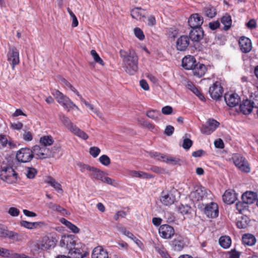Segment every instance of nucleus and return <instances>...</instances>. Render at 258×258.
<instances>
[{"instance_id": "obj_1", "label": "nucleus", "mask_w": 258, "mask_h": 258, "mask_svg": "<svg viewBox=\"0 0 258 258\" xmlns=\"http://www.w3.org/2000/svg\"><path fill=\"white\" fill-rule=\"evenodd\" d=\"M119 54L125 72L130 75H135L138 70V57L135 50L133 49L127 51L120 49Z\"/></svg>"}, {"instance_id": "obj_2", "label": "nucleus", "mask_w": 258, "mask_h": 258, "mask_svg": "<svg viewBox=\"0 0 258 258\" xmlns=\"http://www.w3.org/2000/svg\"><path fill=\"white\" fill-rule=\"evenodd\" d=\"M67 247L69 249V253L72 258H84L88 252L85 250V245L82 243H75L72 239L67 240Z\"/></svg>"}, {"instance_id": "obj_3", "label": "nucleus", "mask_w": 258, "mask_h": 258, "mask_svg": "<svg viewBox=\"0 0 258 258\" xmlns=\"http://www.w3.org/2000/svg\"><path fill=\"white\" fill-rule=\"evenodd\" d=\"M251 100L246 99L240 104L239 109L240 112L243 114H249L252 111L255 105H258V87L254 93H252L250 96Z\"/></svg>"}, {"instance_id": "obj_4", "label": "nucleus", "mask_w": 258, "mask_h": 258, "mask_svg": "<svg viewBox=\"0 0 258 258\" xmlns=\"http://www.w3.org/2000/svg\"><path fill=\"white\" fill-rule=\"evenodd\" d=\"M52 94L57 102L61 104L63 107L68 108L69 111L74 108L79 110V107L68 97L64 95L59 91L57 90H55Z\"/></svg>"}, {"instance_id": "obj_5", "label": "nucleus", "mask_w": 258, "mask_h": 258, "mask_svg": "<svg viewBox=\"0 0 258 258\" xmlns=\"http://www.w3.org/2000/svg\"><path fill=\"white\" fill-rule=\"evenodd\" d=\"M210 196L211 192L209 190H207L204 186H200L198 187L196 190L190 193V198L194 202H196L205 201Z\"/></svg>"}, {"instance_id": "obj_6", "label": "nucleus", "mask_w": 258, "mask_h": 258, "mask_svg": "<svg viewBox=\"0 0 258 258\" xmlns=\"http://www.w3.org/2000/svg\"><path fill=\"white\" fill-rule=\"evenodd\" d=\"M17 175L16 172L11 167L2 168L1 171L0 176L1 179L9 184L16 181Z\"/></svg>"}, {"instance_id": "obj_7", "label": "nucleus", "mask_w": 258, "mask_h": 258, "mask_svg": "<svg viewBox=\"0 0 258 258\" xmlns=\"http://www.w3.org/2000/svg\"><path fill=\"white\" fill-rule=\"evenodd\" d=\"M232 159L235 165L241 171L248 173L250 172V167L245 158L238 154L233 155Z\"/></svg>"}, {"instance_id": "obj_8", "label": "nucleus", "mask_w": 258, "mask_h": 258, "mask_svg": "<svg viewBox=\"0 0 258 258\" xmlns=\"http://www.w3.org/2000/svg\"><path fill=\"white\" fill-rule=\"evenodd\" d=\"M33 158L32 150L28 148H24L17 151L16 158L19 162L27 163Z\"/></svg>"}, {"instance_id": "obj_9", "label": "nucleus", "mask_w": 258, "mask_h": 258, "mask_svg": "<svg viewBox=\"0 0 258 258\" xmlns=\"http://www.w3.org/2000/svg\"><path fill=\"white\" fill-rule=\"evenodd\" d=\"M203 205H205L204 213L206 216L211 218H216L219 215L218 206L215 202H210V203H203Z\"/></svg>"}, {"instance_id": "obj_10", "label": "nucleus", "mask_w": 258, "mask_h": 258, "mask_svg": "<svg viewBox=\"0 0 258 258\" xmlns=\"http://www.w3.org/2000/svg\"><path fill=\"white\" fill-rule=\"evenodd\" d=\"M92 176L93 178L96 180H101L102 182L110 185H113V181L114 180L105 176V173L98 168L96 167L94 168L92 172Z\"/></svg>"}, {"instance_id": "obj_11", "label": "nucleus", "mask_w": 258, "mask_h": 258, "mask_svg": "<svg viewBox=\"0 0 258 258\" xmlns=\"http://www.w3.org/2000/svg\"><path fill=\"white\" fill-rule=\"evenodd\" d=\"M209 94L213 99H219L222 96L223 89L219 82H216L210 87Z\"/></svg>"}, {"instance_id": "obj_12", "label": "nucleus", "mask_w": 258, "mask_h": 258, "mask_svg": "<svg viewBox=\"0 0 258 258\" xmlns=\"http://www.w3.org/2000/svg\"><path fill=\"white\" fill-rule=\"evenodd\" d=\"M7 56L8 60L12 64V69H14L15 66L20 62L18 50L15 47H10Z\"/></svg>"}, {"instance_id": "obj_13", "label": "nucleus", "mask_w": 258, "mask_h": 258, "mask_svg": "<svg viewBox=\"0 0 258 258\" xmlns=\"http://www.w3.org/2000/svg\"><path fill=\"white\" fill-rule=\"evenodd\" d=\"M159 233L161 237L164 239H170L174 235L175 231L171 226L164 224L159 227Z\"/></svg>"}, {"instance_id": "obj_14", "label": "nucleus", "mask_w": 258, "mask_h": 258, "mask_svg": "<svg viewBox=\"0 0 258 258\" xmlns=\"http://www.w3.org/2000/svg\"><path fill=\"white\" fill-rule=\"evenodd\" d=\"M189 37L193 41H199L204 36V31L201 27H190Z\"/></svg>"}, {"instance_id": "obj_15", "label": "nucleus", "mask_w": 258, "mask_h": 258, "mask_svg": "<svg viewBox=\"0 0 258 258\" xmlns=\"http://www.w3.org/2000/svg\"><path fill=\"white\" fill-rule=\"evenodd\" d=\"M175 197L168 191H162L160 197L161 203L164 206H168L174 204Z\"/></svg>"}, {"instance_id": "obj_16", "label": "nucleus", "mask_w": 258, "mask_h": 258, "mask_svg": "<svg viewBox=\"0 0 258 258\" xmlns=\"http://www.w3.org/2000/svg\"><path fill=\"white\" fill-rule=\"evenodd\" d=\"M239 45L240 50L245 53L249 52L252 48L250 40L244 36L241 37L239 39Z\"/></svg>"}, {"instance_id": "obj_17", "label": "nucleus", "mask_w": 258, "mask_h": 258, "mask_svg": "<svg viewBox=\"0 0 258 258\" xmlns=\"http://www.w3.org/2000/svg\"><path fill=\"white\" fill-rule=\"evenodd\" d=\"M224 100L228 106L233 107L238 104L240 97L235 93L226 94L224 96Z\"/></svg>"}, {"instance_id": "obj_18", "label": "nucleus", "mask_w": 258, "mask_h": 258, "mask_svg": "<svg viewBox=\"0 0 258 258\" xmlns=\"http://www.w3.org/2000/svg\"><path fill=\"white\" fill-rule=\"evenodd\" d=\"M189 37L186 35H182L179 37L176 42V48L179 51H184L189 44Z\"/></svg>"}, {"instance_id": "obj_19", "label": "nucleus", "mask_w": 258, "mask_h": 258, "mask_svg": "<svg viewBox=\"0 0 258 258\" xmlns=\"http://www.w3.org/2000/svg\"><path fill=\"white\" fill-rule=\"evenodd\" d=\"M203 22V17L197 13L191 15L188 21L190 27H201Z\"/></svg>"}, {"instance_id": "obj_20", "label": "nucleus", "mask_w": 258, "mask_h": 258, "mask_svg": "<svg viewBox=\"0 0 258 258\" xmlns=\"http://www.w3.org/2000/svg\"><path fill=\"white\" fill-rule=\"evenodd\" d=\"M196 64V59L193 56H185L182 60V66L186 70H192Z\"/></svg>"}, {"instance_id": "obj_21", "label": "nucleus", "mask_w": 258, "mask_h": 258, "mask_svg": "<svg viewBox=\"0 0 258 258\" xmlns=\"http://www.w3.org/2000/svg\"><path fill=\"white\" fill-rule=\"evenodd\" d=\"M237 199L236 194L234 190H226L223 196V200L227 204H233Z\"/></svg>"}, {"instance_id": "obj_22", "label": "nucleus", "mask_w": 258, "mask_h": 258, "mask_svg": "<svg viewBox=\"0 0 258 258\" xmlns=\"http://www.w3.org/2000/svg\"><path fill=\"white\" fill-rule=\"evenodd\" d=\"M92 258H108V253L101 246H97L93 250Z\"/></svg>"}, {"instance_id": "obj_23", "label": "nucleus", "mask_w": 258, "mask_h": 258, "mask_svg": "<svg viewBox=\"0 0 258 258\" xmlns=\"http://www.w3.org/2000/svg\"><path fill=\"white\" fill-rule=\"evenodd\" d=\"M257 194L253 191H246L241 196V200L247 204H251L256 199Z\"/></svg>"}, {"instance_id": "obj_24", "label": "nucleus", "mask_w": 258, "mask_h": 258, "mask_svg": "<svg viewBox=\"0 0 258 258\" xmlns=\"http://www.w3.org/2000/svg\"><path fill=\"white\" fill-rule=\"evenodd\" d=\"M146 11L141 8H135L131 11V15L133 18L141 21L145 17Z\"/></svg>"}, {"instance_id": "obj_25", "label": "nucleus", "mask_w": 258, "mask_h": 258, "mask_svg": "<svg viewBox=\"0 0 258 258\" xmlns=\"http://www.w3.org/2000/svg\"><path fill=\"white\" fill-rule=\"evenodd\" d=\"M191 70L195 76L201 78L204 75L207 69L204 64L197 63Z\"/></svg>"}, {"instance_id": "obj_26", "label": "nucleus", "mask_w": 258, "mask_h": 258, "mask_svg": "<svg viewBox=\"0 0 258 258\" xmlns=\"http://www.w3.org/2000/svg\"><path fill=\"white\" fill-rule=\"evenodd\" d=\"M250 221L249 217L245 215H243L237 219L236 226L239 229H244L248 227Z\"/></svg>"}, {"instance_id": "obj_27", "label": "nucleus", "mask_w": 258, "mask_h": 258, "mask_svg": "<svg viewBox=\"0 0 258 258\" xmlns=\"http://www.w3.org/2000/svg\"><path fill=\"white\" fill-rule=\"evenodd\" d=\"M45 181L52 186L57 192L61 193L63 192L61 184L51 176H47Z\"/></svg>"}, {"instance_id": "obj_28", "label": "nucleus", "mask_w": 258, "mask_h": 258, "mask_svg": "<svg viewBox=\"0 0 258 258\" xmlns=\"http://www.w3.org/2000/svg\"><path fill=\"white\" fill-rule=\"evenodd\" d=\"M217 12L216 9L211 5H208L203 9V14L210 19L215 17Z\"/></svg>"}, {"instance_id": "obj_29", "label": "nucleus", "mask_w": 258, "mask_h": 258, "mask_svg": "<svg viewBox=\"0 0 258 258\" xmlns=\"http://www.w3.org/2000/svg\"><path fill=\"white\" fill-rule=\"evenodd\" d=\"M171 243L172 248L175 251H181L184 246V241L181 237L175 238Z\"/></svg>"}, {"instance_id": "obj_30", "label": "nucleus", "mask_w": 258, "mask_h": 258, "mask_svg": "<svg viewBox=\"0 0 258 258\" xmlns=\"http://www.w3.org/2000/svg\"><path fill=\"white\" fill-rule=\"evenodd\" d=\"M242 241L244 244L252 246L256 242V238L251 234H245L242 236Z\"/></svg>"}, {"instance_id": "obj_31", "label": "nucleus", "mask_w": 258, "mask_h": 258, "mask_svg": "<svg viewBox=\"0 0 258 258\" xmlns=\"http://www.w3.org/2000/svg\"><path fill=\"white\" fill-rule=\"evenodd\" d=\"M219 243L223 248H228L231 244V240L228 236H223L219 238Z\"/></svg>"}, {"instance_id": "obj_32", "label": "nucleus", "mask_w": 258, "mask_h": 258, "mask_svg": "<svg viewBox=\"0 0 258 258\" xmlns=\"http://www.w3.org/2000/svg\"><path fill=\"white\" fill-rule=\"evenodd\" d=\"M59 116V119L61 120V121L62 122V123L67 127H68L70 130V131L75 126V125H74L73 123L71 122V121L69 118V117H68L64 114H60Z\"/></svg>"}, {"instance_id": "obj_33", "label": "nucleus", "mask_w": 258, "mask_h": 258, "mask_svg": "<svg viewBox=\"0 0 258 258\" xmlns=\"http://www.w3.org/2000/svg\"><path fill=\"white\" fill-rule=\"evenodd\" d=\"M74 135L78 136V137L86 140L88 138V135L84 131L81 130L76 125H75L72 130L71 131Z\"/></svg>"}, {"instance_id": "obj_34", "label": "nucleus", "mask_w": 258, "mask_h": 258, "mask_svg": "<svg viewBox=\"0 0 258 258\" xmlns=\"http://www.w3.org/2000/svg\"><path fill=\"white\" fill-rule=\"evenodd\" d=\"M221 23L224 25L223 30L225 31L228 30L231 26V16L229 15H225L221 18Z\"/></svg>"}, {"instance_id": "obj_35", "label": "nucleus", "mask_w": 258, "mask_h": 258, "mask_svg": "<svg viewBox=\"0 0 258 258\" xmlns=\"http://www.w3.org/2000/svg\"><path fill=\"white\" fill-rule=\"evenodd\" d=\"M54 140L51 136H44L40 138V143L43 147L51 145Z\"/></svg>"}, {"instance_id": "obj_36", "label": "nucleus", "mask_w": 258, "mask_h": 258, "mask_svg": "<svg viewBox=\"0 0 258 258\" xmlns=\"http://www.w3.org/2000/svg\"><path fill=\"white\" fill-rule=\"evenodd\" d=\"M47 207L53 211H57L64 214L66 212V210L60 206L58 205L53 204L52 202H49L47 204Z\"/></svg>"}, {"instance_id": "obj_37", "label": "nucleus", "mask_w": 258, "mask_h": 258, "mask_svg": "<svg viewBox=\"0 0 258 258\" xmlns=\"http://www.w3.org/2000/svg\"><path fill=\"white\" fill-rule=\"evenodd\" d=\"M248 205L242 201L237 203L236 205V209L240 213L248 212Z\"/></svg>"}, {"instance_id": "obj_38", "label": "nucleus", "mask_w": 258, "mask_h": 258, "mask_svg": "<svg viewBox=\"0 0 258 258\" xmlns=\"http://www.w3.org/2000/svg\"><path fill=\"white\" fill-rule=\"evenodd\" d=\"M32 150L33 156L36 155L37 158L41 159V156H42V153H43V146L41 147L38 145H35L33 147Z\"/></svg>"}, {"instance_id": "obj_39", "label": "nucleus", "mask_w": 258, "mask_h": 258, "mask_svg": "<svg viewBox=\"0 0 258 258\" xmlns=\"http://www.w3.org/2000/svg\"><path fill=\"white\" fill-rule=\"evenodd\" d=\"M147 116L155 120H159V117L161 115V113L159 111L156 110H151L148 111L146 113Z\"/></svg>"}, {"instance_id": "obj_40", "label": "nucleus", "mask_w": 258, "mask_h": 258, "mask_svg": "<svg viewBox=\"0 0 258 258\" xmlns=\"http://www.w3.org/2000/svg\"><path fill=\"white\" fill-rule=\"evenodd\" d=\"M165 162L172 165H181L182 161L178 158L167 156Z\"/></svg>"}, {"instance_id": "obj_41", "label": "nucleus", "mask_w": 258, "mask_h": 258, "mask_svg": "<svg viewBox=\"0 0 258 258\" xmlns=\"http://www.w3.org/2000/svg\"><path fill=\"white\" fill-rule=\"evenodd\" d=\"M7 237L14 241H20L22 240L21 235L13 231H10Z\"/></svg>"}, {"instance_id": "obj_42", "label": "nucleus", "mask_w": 258, "mask_h": 258, "mask_svg": "<svg viewBox=\"0 0 258 258\" xmlns=\"http://www.w3.org/2000/svg\"><path fill=\"white\" fill-rule=\"evenodd\" d=\"M54 157V152H52L48 148H47L46 147H43V153H42V155L41 156V159Z\"/></svg>"}, {"instance_id": "obj_43", "label": "nucleus", "mask_w": 258, "mask_h": 258, "mask_svg": "<svg viewBox=\"0 0 258 258\" xmlns=\"http://www.w3.org/2000/svg\"><path fill=\"white\" fill-rule=\"evenodd\" d=\"M191 208L190 206L186 205H181L178 208V212L182 215L187 214L190 213Z\"/></svg>"}, {"instance_id": "obj_44", "label": "nucleus", "mask_w": 258, "mask_h": 258, "mask_svg": "<svg viewBox=\"0 0 258 258\" xmlns=\"http://www.w3.org/2000/svg\"><path fill=\"white\" fill-rule=\"evenodd\" d=\"M37 171L36 169L29 167L26 170V175L28 178L32 179L35 176Z\"/></svg>"}, {"instance_id": "obj_45", "label": "nucleus", "mask_w": 258, "mask_h": 258, "mask_svg": "<svg viewBox=\"0 0 258 258\" xmlns=\"http://www.w3.org/2000/svg\"><path fill=\"white\" fill-rule=\"evenodd\" d=\"M207 124L214 131L219 125L220 123L214 119H209L206 122Z\"/></svg>"}, {"instance_id": "obj_46", "label": "nucleus", "mask_w": 258, "mask_h": 258, "mask_svg": "<svg viewBox=\"0 0 258 258\" xmlns=\"http://www.w3.org/2000/svg\"><path fill=\"white\" fill-rule=\"evenodd\" d=\"M201 132L202 134L209 135L212 133L214 131L212 130V128L206 123L205 124H203L201 128Z\"/></svg>"}, {"instance_id": "obj_47", "label": "nucleus", "mask_w": 258, "mask_h": 258, "mask_svg": "<svg viewBox=\"0 0 258 258\" xmlns=\"http://www.w3.org/2000/svg\"><path fill=\"white\" fill-rule=\"evenodd\" d=\"M127 237L133 240L139 247L141 248L143 246V243L142 241L135 237L132 233L130 232V233H127Z\"/></svg>"}, {"instance_id": "obj_48", "label": "nucleus", "mask_w": 258, "mask_h": 258, "mask_svg": "<svg viewBox=\"0 0 258 258\" xmlns=\"http://www.w3.org/2000/svg\"><path fill=\"white\" fill-rule=\"evenodd\" d=\"M67 11L72 19V27H77L78 25V21L76 16L69 8H67Z\"/></svg>"}, {"instance_id": "obj_49", "label": "nucleus", "mask_w": 258, "mask_h": 258, "mask_svg": "<svg viewBox=\"0 0 258 258\" xmlns=\"http://www.w3.org/2000/svg\"><path fill=\"white\" fill-rule=\"evenodd\" d=\"M99 160L100 162L104 166H108L110 164V159L109 157L106 155L101 156Z\"/></svg>"}, {"instance_id": "obj_50", "label": "nucleus", "mask_w": 258, "mask_h": 258, "mask_svg": "<svg viewBox=\"0 0 258 258\" xmlns=\"http://www.w3.org/2000/svg\"><path fill=\"white\" fill-rule=\"evenodd\" d=\"M91 54L96 62L102 65L104 64L103 60L100 58V57L95 50H92L91 51Z\"/></svg>"}, {"instance_id": "obj_51", "label": "nucleus", "mask_w": 258, "mask_h": 258, "mask_svg": "<svg viewBox=\"0 0 258 258\" xmlns=\"http://www.w3.org/2000/svg\"><path fill=\"white\" fill-rule=\"evenodd\" d=\"M10 230L5 228L4 225L0 223V237L7 238Z\"/></svg>"}, {"instance_id": "obj_52", "label": "nucleus", "mask_w": 258, "mask_h": 258, "mask_svg": "<svg viewBox=\"0 0 258 258\" xmlns=\"http://www.w3.org/2000/svg\"><path fill=\"white\" fill-rule=\"evenodd\" d=\"M134 33L135 36L141 40L145 38V35L143 31L139 28L137 27L134 29Z\"/></svg>"}, {"instance_id": "obj_53", "label": "nucleus", "mask_w": 258, "mask_h": 258, "mask_svg": "<svg viewBox=\"0 0 258 258\" xmlns=\"http://www.w3.org/2000/svg\"><path fill=\"white\" fill-rule=\"evenodd\" d=\"M192 141L188 138L183 139L182 147L185 150H188L192 145Z\"/></svg>"}, {"instance_id": "obj_54", "label": "nucleus", "mask_w": 258, "mask_h": 258, "mask_svg": "<svg viewBox=\"0 0 258 258\" xmlns=\"http://www.w3.org/2000/svg\"><path fill=\"white\" fill-rule=\"evenodd\" d=\"M100 149L97 147H92L90 148V154L94 157H97L100 153Z\"/></svg>"}, {"instance_id": "obj_55", "label": "nucleus", "mask_w": 258, "mask_h": 258, "mask_svg": "<svg viewBox=\"0 0 258 258\" xmlns=\"http://www.w3.org/2000/svg\"><path fill=\"white\" fill-rule=\"evenodd\" d=\"M79 167L80 168V170L82 172H84L85 171V170L90 171L91 172H92L93 170L95 168V167L90 166L88 165L84 164H80L79 165Z\"/></svg>"}, {"instance_id": "obj_56", "label": "nucleus", "mask_w": 258, "mask_h": 258, "mask_svg": "<svg viewBox=\"0 0 258 258\" xmlns=\"http://www.w3.org/2000/svg\"><path fill=\"white\" fill-rule=\"evenodd\" d=\"M11 250L0 247V256L5 257H9Z\"/></svg>"}, {"instance_id": "obj_57", "label": "nucleus", "mask_w": 258, "mask_h": 258, "mask_svg": "<svg viewBox=\"0 0 258 258\" xmlns=\"http://www.w3.org/2000/svg\"><path fill=\"white\" fill-rule=\"evenodd\" d=\"M174 131V127L172 125H169L166 127L164 134L168 136H170L173 134Z\"/></svg>"}, {"instance_id": "obj_58", "label": "nucleus", "mask_w": 258, "mask_h": 258, "mask_svg": "<svg viewBox=\"0 0 258 258\" xmlns=\"http://www.w3.org/2000/svg\"><path fill=\"white\" fill-rule=\"evenodd\" d=\"M8 213L12 216H18L20 213V211L16 208L11 207L9 209Z\"/></svg>"}, {"instance_id": "obj_59", "label": "nucleus", "mask_w": 258, "mask_h": 258, "mask_svg": "<svg viewBox=\"0 0 258 258\" xmlns=\"http://www.w3.org/2000/svg\"><path fill=\"white\" fill-rule=\"evenodd\" d=\"M192 92H193L197 96H198L201 100L203 101L205 100V98L204 95L201 92L200 90L197 87L196 89H195L194 91H192Z\"/></svg>"}, {"instance_id": "obj_60", "label": "nucleus", "mask_w": 258, "mask_h": 258, "mask_svg": "<svg viewBox=\"0 0 258 258\" xmlns=\"http://www.w3.org/2000/svg\"><path fill=\"white\" fill-rule=\"evenodd\" d=\"M172 111V108L170 106H164L162 109V113L165 115H169L171 114Z\"/></svg>"}, {"instance_id": "obj_61", "label": "nucleus", "mask_w": 258, "mask_h": 258, "mask_svg": "<svg viewBox=\"0 0 258 258\" xmlns=\"http://www.w3.org/2000/svg\"><path fill=\"white\" fill-rule=\"evenodd\" d=\"M219 26L220 23L218 21H213L209 23V27L212 30L217 29Z\"/></svg>"}, {"instance_id": "obj_62", "label": "nucleus", "mask_w": 258, "mask_h": 258, "mask_svg": "<svg viewBox=\"0 0 258 258\" xmlns=\"http://www.w3.org/2000/svg\"><path fill=\"white\" fill-rule=\"evenodd\" d=\"M20 225L21 226H23L24 227H25V228L29 229H33L32 222H30L23 220V221H21Z\"/></svg>"}, {"instance_id": "obj_63", "label": "nucleus", "mask_w": 258, "mask_h": 258, "mask_svg": "<svg viewBox=\"0 0 258 258\" xmlns=\"http://www.w3.org/2000/svg\"><path fill=\"white\" fill-rule=\"evenodd\" d=\"M144 172L142 171H137L135 170L132 171L131 172V176L132 177H140V178H144Z\"/></svg>"}, {"instance_id": "obj_64", "label": "nucleus", "mask_w": 258, "mask_h": 258, "mask_svg": "<svg viewBox=\"0 0 258 258\" xmlns=\"http://www.w3.org/2000/svg\"><path fill=\"white\" fill-rule=\"evenodd\" d=\"M246 26L249 29H253L256 27V23L254 19L250 20L247 23Z\"/></svg>"}]
</instances>
